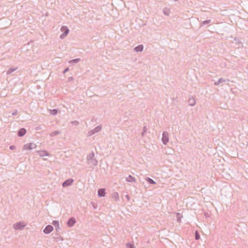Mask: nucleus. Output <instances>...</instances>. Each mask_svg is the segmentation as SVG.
Listing matches in <instances>:
<instances>
[{
  "instance_id": "f257e3e1",
  "label": "nucleus",
  "mask_w": 248,
  "mask_h": 248,
  "mask_svg": "<svg viewBox=\"0 0 248 248\" xmlns=\"http://www.w3.org/2000/svg\"><path fill=\"white\" fill-rule=\"evenodd\" d=\"M87 160L89 165L94 166L97 165L98 161L94 156H87Z\"/></svg>"
},
{
  "instance_id": "f03ea898",
  "label": "nucleus",
  "mask_w": 248,
  "mask_h": 248,
  "mask_svg": "<svg viewBox=\"0 0 248 248\" xmlns=\"http://www.w3.org/2000/svg\"><path fill=\"white\" fill-rule=\"evenodd\" d=\"M74 182V180L72 178L68 179L64 181L62 184V186L63 187H67L71 186Z\"/></svg>"
},
{
  "instance_id": "7ed1b4c3",
  "label": "nucleus",
  "mask_w": 248,
  "mask_h": 248,
  "mask_svg": "<svg viewBox=\"0 0 248 248\" xmlns=\"http://www.w3.org/2000/svg\"><path fill=\"white\" fill-rule=\"evenodd\" d=\"M53 230V227L51 225H47L44 229L43 232L45 234H49Z\"/></svg>"
},
{
  "instance_id": "20e7f679",
  "label": "nucleus",
  "mask_w": 248,
  "mask_h": 248,
  "mask_svg": "<svg viewBox=\"0 0 248 248\" xmlns=\"http://www.w3.org/2000/svg\"><path fill=\"white\" fill-rule=\"evenodd\" d=\"M76 222V221L75 218L74 217H71L68 219L67 222V224L69 227H72L74 226Z\"/></svg>"
},
{
  "instance_id": "39448f33",
  "label": "nucleus",
  "mask_w": 248,
  "mask_h": 248,
  "mask_svg": "<svg viewBox=\"0 0 248 248\" xmlns=\"http://www.w3.org/2000/svg\"><path fill=\"white\" fill-rule=\"evenodd\" d=\"M61 31L64 32V33L62 34L61 36V38H63L67 35L69 32V30L67 27L63 26L61 28Z\"/></svg>"
},
{
  "instance_id": "423d86ee",
  "label": "nucleus",
  "mask_w": 248,
  "mask_h": 248,
  "mask_svg": "<svg viewBox=\"0 0 248 248\" xmlns=\"http://www.w3.org/2000/svg\"><path fill=\"white\" fill-rule=\"evenodd\" d=\"M35 147V144L32 143H27L24 146V150H30Z\"/></svg>"
},
{
  "instance_id": "0eeeda50",
  "label": "nucleus",
  "mask_w": 248,
  "mask_h": 248,
  "mask_svg": "<svg viewBox=\"0 0 248 248\" xmlns=\"http://www.w3.org/2000/svg\"><path fill=\"white\" fill-rule=\"evenodd\" d=\"M25 225H23L22 222H19L14 225V228L15 230H20L23 229Z\"/></svg>"
},
{
  "instance_id": "6e6552de",
  "label": "nucleus",
  "mask_w": 248,
  "mask_h": 248,
  "mask_svg": "<svg viewBox=\"0 0 248 248\" xmlns=\"http://www.w3.org/2000/svg\"><path fill=\"white\" fill-rule=\"evenodd\" d=\"M106 195V190L105 188H99L98 190V196L99 197H104Z\"/></svg>"
},
{
  "instance_id": "1a4fd4ad",
  "label": "nucleus",
  "mask_w": 248,
  "mask_h": 248,
  "mask_svg": "<svg viewBox=\"0 0 248 248\" xmlns=\"http://www.w3.org/2000/svg\"><path fill=\"white\" fill-rule=\"evenodd\" d=\"M162 140L163 143L165 144H166L169 141V136L167 133H163Z\"/></svg>"
},
{
  "instance_id": "9d476101",
  "label": "nucleus",
  "mask_w": 248,
  "mask_h": 248,
  "mask_svg": "<svg viewBox=\"0 0 248 248\" xmlns=\"http://www.w3.org/2000/svg\"><path fill=\"white\" fill-rule=\"evenodd\" d=\"M126 181L128 182H135L136 178L131 175H129L125 179Z\"/></svg>"
},
{
  "instance_id": "9b49d317",
  "label": "nucleus",
  "mask_w": 248,
  "mask_h": 248,
  "mask_svg": "<svg viewBox=\"0 0 248 248\" xmlns=\"http://www.w3.org/2000/svg\"><path fill=\"white\" fill-rule=\"evenodd\" d=\"M26 133V130L24 128L20 129L18 132V135L20 137L24 136Z\"/></svg>"
},
{
  "instance_id": "f8f14e48",
  "label": "nucleus",
  "mask_w": 248,
  "mask_h": 248,
  "mask_svg": "<svg viewBox=\"0 0 248 248\" xmlns=\"http://www.w3.org/2000/svg\"><path fill=\"white\" fill-rule=\"evenodd\" d=\"M145 180L150 184L154 185L156 184V182L152 179L149 177H146Z\"/></svg>"
},
{
  "instance_id": "ddd939ff",
  "label": "nucleus",
  "mask_w": 248,
  "mask_h": 248,
  "mask_svg": "<svg viewBox=\"0 0 248 248\" xmlns=\"http://www.w3.org/2000/svg\"><path fill=\"white\" fill-rule=\"evenodd\" d=\"M143 46L142 45H140L135 48V50L137 51H141L143 50Z\"/></svg>"
},
{
  "instance_id": "4468645a",
  "label": "nucleus",
  "mask_w": 248,
  "mask_h": 248,
  "mask_svg": "<svg viewBox=\"0 0 248 248\" xmlns=\"http://www.w3.org/2000/svg\"><path fill=\"white\" fill-rule=\"evenodd\" d=\"M52 225H54L55 228H59V222L58 220H53L52 223Z\"/></svg>"
},
{
  "instance_id": "2eb2a0df",
  "label": "nucleus",
  "mask_w": 248,
  "mask_h": 248,
  "mask_svg": "<svg viewBox=\"0 0 248 248\" xmlns=\"http://www.w3.org/2000/svg\"><path fill=\"white\" fill-rule=\"evenodd\" d=\"M195 239L196 240H198L200 239V233H199V232L197 231H196L195 232Z\"/></svg>"
},
{
  "instance_id": "dca6fc26",
  "label": "nucleus",
  "mask_w": 248,
  "mask_h": 248,
  "mask_svg": "<svg viewBox=\"0 0 248 248\" xmlns=\"http://www.w3.org/2000/svg\"><path fill=\"white\" fill-rule=\"evenodd\" d=\"M126 248H135L134 244H131L130 243H127L126 244Z\"/></svg>"
},
{
  "instance_id": "f3484780",
  "label": "nucleus",
  "mask_w": 248,
  "mask_h": 248,
  "mask_svg": "<svg viewBox=\"0 0 248 248\" xmlns=\"http://www.w3.org/2000/svg\"><path fill=\"white\" fill-rule=\"evenodd\" d=\"M113 198H115L116 201H117L119 199V195L118 193L116 192L114 193L113 195Z\"/></svg>"
},
{
  "instance_id": "a211bd4d",
  "label": "nucleus",
  "mask_w": 248,
  "mask_h": 248,
  "mask_svg": "<svg viewBox=\"0 0 248 248\" xmlns=\"http://www.w3.org/2000/svg\"><path fill=\"white\" fill-rule=\"evenodd\" d=\"M189 103L191 106L193 105L195 103V100L194 99H193V98L190 99L189 100Z\"/></svg>"
},
{
  "instance_id": "6ab92c4d",
  "label": "nucleus",
  "mask_w": 248,
  "mask_h": 248,
  "mask_svg": "<svg viewBox=\"0 0 248 248\" xmlns=\"http://www.w3.org/2000/svg\"><path fill=\"white\" fill-rule=\"evenodd\" d=\"M15 148H16V147H15V146H13H13H10V148L11 149H12V150L15 149Z\"/></svg>"
},
{
  "instance_id": "aec40b11",
  "label": "nucleus",
  "mask_w": 248,
  "mask_h": 248,
  "mask_svg": "<svg viewBox=\"0 0 248 248\" xmlns=\"http://www.w3.org/2000/svg\"><path fill=\"white\" fill-rule=\"evenodd\" d=\"M56 230L57 231H58L59 230H60V226H59V228H56Z\"/></svg>"
},
{
  "instance_id": "412c9836",
  "label": "nucleus",
  "mask_w": 248,
  "mask_h": 248,
  "mask_svg": "<svg viewBox=\"0 0 248 248\" xmlns=\"http://www.w3.org/2000/svg\"><path fill=\"white\" fill-rule=\"evenodd\" d=\"M126 198H127V199L128 200L129 198V196L128 195H126Z\"/></svg>"
},
{
  "instance_id": "4be33fe9",
  "label": "nucleus",
  "mask_w": 248,
  "mask_h": 248,
  "mask_svg": "<svg viewBox=\"0 0 248 248\" xmlns=\"http://www.w3.org/2000/svg\"><path fill=\"white\" fill-rule=\"evenodd\" d=\"M68 70V68H67V69H65V71H64V73H65V72L67 71Z\"/></svg>"
},
{
  "instance_id": "5701e85b",
  "label": "nucleus",
  "mask_w": 248,
  "mask_h": 248,
  "mask_svg": "<svg viewBox=\"0 0 248 248\" xmlns=\"http://www.w3.org/2000/svg\"><path fill=\"white\" fill-rule=\"evenodd\" d=\"M177 221H179V222H180V219H179V218H178V219H177Z\"/></svg>"
},
{
  "instance_id": "b1692460",
  "label": "nucleus",
  "mask_w": 248,
  "mask_h": 248,
  "mask_svg": "<svg viewBox=\"0 0 248 248\" xmlns=\"http://www.w3.org/2000/svg\"><path fill=\"white\" fill-rule=\"evenodd\" d=\"M93 207L94 208H96V206H94V205H93Z\"/></svg>"
},
{
  "instance_id": "393cba45",
  "label": "nucleus",
  "mask_w": 248,
  "mask_h": 248,
  "mask_svg": "<svg viewBox=\"0 0 248 248\" xmlns=\"http://www.w3.org/2000/svg\"><path fill=\"white\" fill-rule=\"evenodd\" d=\"M208 213H206V214H205V216H207Z\"/></svg>"
},
{
  "instance_id": "a878e982",
  "label": "nucleus",
  "mask_w": 248,
  "mask_h": 248,
  "mask_svg": "<svg viewBox=\"0 0 248 248\" xmlns=\"http://www.w3.org/2000/svg\"><path fill=\"white\" fill-rule=\"evenodd\" d=\"M208 213H206V214H205V216H207Z\"/></svg>"
},
{
  "instance_id": "bb28decb",
  "label": "nucleus",
  "mask_w": 248,
  "mask_h": 248,
  "mask_svg": "<svg viewBox=\"0 0 248 248\" xmlns=\"http://www.w3.org/2000/svg\"><path fill=\"white\" fill-rule=\"evenodd\" d=\"M208 213H206V214H205V216H207Z\"/></svg>"
}]
</instances>
